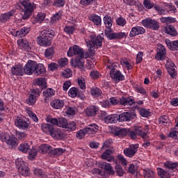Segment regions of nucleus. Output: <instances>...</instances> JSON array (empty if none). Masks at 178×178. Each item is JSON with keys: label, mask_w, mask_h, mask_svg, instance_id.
<instances>
[{"label": "nucleus", "mask_w": 178, "mask_h": 178, "mask_svg": "<svg viewBox=\"0 0 178 178\" xmlns=\"http://www.w3.org/2000/svg\"><path fill=\"white\" fill-rule=\"evenodd\" d=\"M15 136L18 140H26L27 138V134L26 132L16 131Z\"/></svg>", "instance_id": "nucleus-57"}, {"label": "nucleus", "mask_w": 178, "mask_h": 178, "mask_svg": "<svg viewBox=\"0 0 178 178\" xmlns=\"http://www.w3.org/2000/svg\"><path fill=\"white\" fill-rule=\"evenodd\" d=\"M65 3H66L65 0H54L53 6H55V8H63Z\"/></svg>", "instance_id": "nucleus-51"}, {"label": "nucleus", "mask_w": 178, "mask_h": 178, "mask_svg": "<svg viewBox=\"0 0 178 178\" xmlns=\"http://www.w3.org/2000/svg\"><path fill=\"white\" fill-rule=\"evenodd\" d=\"M33 172L38 177H47V175H45V173L41 169L36 168L33 170Z\"/></svg>", "instance_id": "nucleus-58"}, {"label": "nucleus", "mask_w": 178, "mask_h": 178, "mask_svg": "<svg viewBox=\"0 0 178 178\" xmlns=\"http://www.w3.org/2000/svg\"><path fill=\"white\" fill-rule=\"evenodd\" d=\"M76 129H77V125L76 124V122H71L70 123L67 122L65 130H66V131H74Z\"/></svg>", "instance_id": "nucleus-44"}, {"label": "nucleus", "mask_w": 178, "mask_h": 178, "mask_svg": "<svg viewBox=\"0 0 178 178\" xmlns=\"http://www.w3.org/2000/svg\"><path fill=\"white\" fill-rule=\"evenodd\" d=\"M112 150H106L102 155V159H104L107 161V162H115V163H118V160H115L113 156H112Z\"/></svg>", "instance_id": "nucleus-18"}, {"label": "nucleus", "mask_w": 178, "mask_h": 178, "mask_svg": "<svg viewBox=\"0 0 178 178\" xmlns=\"http://www.w3.org/2000/svg\"><path fill=\"white\" fill-rule=\"evenodd\" d=\"M27 113L33 122H38V118H37L35 113H33V111L30 110L27 111Z\"/></svg>", "instance_id": "nucleus-61"}, {"label": "nucleus", "mask_w": 178, "mask_h": 178, "mask_svg": "<svg viewBox=\"0 0 178 178\" xmlns=\"http://www.w3.org/2000/svg\"><path fill=\"white\" fill-rule=\"evenodd\" d=\"M98 112V107L95 106H90L85 110L86 116H95Z\"/></svg>", "instance_id": "nucleus-27"}, {"label": "nucleus", "mask_w": 178, "mask_h": 178, "mask_svg": "<svg viewBox=\"0 0 178 178\" xmlns=\"http://www.w3.org/2000/svg\"><path fill=\"white\" fill-rule=\"evenodd\" d=\"M50 105L54 109H61L65 106V102L63 100H60L59 99H55L51 101Z\"/></svg>", "instance_id": "nucleus-23"}, {"label": "nucleus", "mask_w": 178, "mask_h": 178, "mask_svg": "<svg viewBox=\"0 0 178 178\" xmlns=\"http://www.w3.org/2000/svg\"><path fill=\"white\" fill-rule=\"evenodd\" d=\"M37 102V97L33 96V95H30L29 98L26 99V104L28 105H34Z\"/></svg>", "instance_id": "nucleus-55"}, {"label": "nucleus", "mask_w": 178, "mask_h": 178, "mask_svg": "<svg viewBox=\"0 0 178 178\" xmlns=\"http://www.w3.org/2000/svg\"><path fill=\"white\" fill-rule=\"evenodd\" d=\"M89 20L93 23L95 26H97V27H99L102 24V19L99 15H97L95 14H92L89 17Z\"/></svg>", "instance_id": "nucleus-22"}, {"label": "nucleus", "mask_w": 178, "mask_h": 178, "mask_svg": "<svg viewBox=\"0 0 178 178\" xmlns=\"http://www.w3.org/2000/svg\"><path fill=\"white\" fill-rule=\"evenodd\" d=\"M89 39L85 40L86 44L88 48V51L90 55L95 54V49L101 48L102 47V41H104V38L100 35H95L92 34L89 36Z\"/></svg>", "instance_id": "nucleus-2"}, {"label": "nucleus", "mask_w": 178, "mask_h": 178, "mask_svg": "<svg viewBox=\"0 0 178 178\" xmlns=\"http://www.w3.org/2000/svg\"><path fill=\"white\" fill-rule=\"evenodd\" d=\"M140 115L143 118H149V116H151V111H149V109L141 108Z\"/></svg>", "instance_id": "nucleus-52"}, {"label": "nucleus", "mask_w": 178, "mask_h": 178, "mask_svg": "<svg viewBox=\"0 0 178 178\" xmlns=\"http://www.w3.org/2000/svg\"><path fill=\"white\" fill-rule=\"evenodd\" d=\"M35 156H37V149H32L29 152V159L33 160L34 158H35Z\"/></svg>", "instance_id": "nucleus-64"}, {"label": "nucleus", "mask_w": 178, "mask_h": 178, "mask_svg": "<svg viewBox=\"0 0 178 178\" xmlns=\"http://www.w3.org/2000/svg\"><path fill=\"white\" fill-rule=\"evenodd\" d=\"M67 63H69V61L67 60V58H60L58 60V65H59V66H61V67L66 66L67 65Z\"/></svg>", "instance_id": "nucleus-63"}, {"label": "nucleus", "mask_w": 178, "mask_h": 178, "mask_svg": "<svg viewBox=\"0 0 178 178\" xmlns=\"http://www.w3.org/2000/svg\"><path fill=\"white\" fill-rule=\"evenodd\" d=\"M67 55L68 56L77 55L78 58L74 60L75 66L81 68L84 66V61L83 60V59H84V52L80 47L74 45L73 47H70L67 51Z\"/></svg>", "instance_id": "nucleus-4"}, {"label": "nucleus", "mask_w": 178, "mask_h": 178, "mask_svg": "<svg viewBox=\"0 0 178 178\" xmlns=\"http://www.w3.org/2000/svg\"><path fill=\"white\" fill-rule=\"evenodd\" d=\"M63 77H65V79H69V77H72V70L70 69L65 70L62 73Z\"/></svg>", "instance_id": "nucleus-62"}, {"label": "nucleus", "mask_w": 178, "mask_h": 178, "mask_svg": "<svg viewBox=\"0 0 178 178\" xmlns=\"http://www.w3.org/2000/svg\"><path fill=\"white\" fill-rule=\"evenodd\" d=\"M143 176L145 178H154L155 177V174L154 173V171L145 168L143 170Z\"/></svg>", "instance_id": "nucleus-45"}, {"label": "nucleus", "mask_w": 178, "mask_h": 178, "mask_svg": "<svg viewBox=\"0 0 178 178\" xmlns=\"http://www.w3.org/2000/svg\"><path fill=\"white\" fill-rule=\"evenodd\" d=\"M135 131H136L138 136H140L143 140H147L148 135L147 134L149 131V127L148 125L145 126L143 130L141 127H137Z\"/></svg>", "instance_id": "nucleus-15"}, {"label": "nucleus", "mask_w": 178, "mask_h": 178, "mask_svg": "<svg viewBox=\"0 0 178 178\" xmlns=\"http://www.w3.org/2000/svg\"><path fill=\"white\" fill-rule=\"evenodd\" d=\"M43 95L45 97V98H49L52 97V95H55V90H54L52 88L46 89L43 92Z\"/></svg>", "instance_id": "nucleus-49"}, {"label": "nucleus", "mask_w": 178, "mask_h": 178, "mask_svg": "<svg viewBox=\"0 0 178 178\" xmlns=\"http://www.w3.org/2000/svg\"><path fill=\"white\" fill-rule=\"evenodd\" d=\"M144 33H145V29L143 26H134L129 33V37H136V35H140V34H144Z\"/></svg>", "instance_id": "nucleus-17"}, {"label": "nucleus", "mask_w": 178, "mask_h": 178, "mask_svg": "<svg viewBox=\"0 0 178 178\" xmlns=\"http://www.w3.org/2000/svg\"><path fill=\"white\" fill-rule=\"evenodd\" d=\"M55 32L51 29H44L40 32L37 39L38 44L40 47H49L52 44L51 38H54Z\"/></svg>", "instance_id": "nucleus-3"}, {"label": "nucleus", "mask_w": 178, "mask_h": 178, "mask_svg": "<svg viewBox=\"0 0 178 178\" xmlns=\"http://www.w3.org/2000/svg\"><path fill=\"white\" fill-rule=\"evenodd\" d=\"M90 94L95 98H98V97L102 95V90L97 87H93L90 89Z\"/></svg>", "instance_id": "nucleus-36"}, {"label": "nucleus", "mask_w": 178, "mask_h": 178, "mask_svg": "<svg viewBox=\"0 0 178 178\" xmlns=\"http://www.w3.org/2000/svg\"><path fill=\"white\" fill-rule=\"evenodd\" d=\"M165 31L167 34L172 35V37H177V31L176 30V28L173 26V25H167L165 27Z\"/></svg>", "instance_id": "nucleus-26"}, {"label": "nucleus", "mask_w": 178, "mask_h": 178, "mask_svg": "<svg viewBox=\"0 0 178 178\" xmlns=\"http://www.w3.org/2000/svg\"><path fill=\"white\" fill-rule=\"evenodd\" d=\"M78 84L81 90H86V79L83 78L78 79Z\"/></svg>", "instance_id": "nucleus-60"}, {"label": "nucleus", "mask_w": 178, "mask_h": 178, "mask_svg": "<svg viewBox=\"0 0 178 178\" xmlns=\"http://www.w3.org/2000/svg\"><path fill=\"white\" fill-rule=\"evenodd\" d=\"M165 67L167 69L168 73L172 79H175L177 76V72H176V65L170 60H168L165 64Z\"/></svg>", "instance_id": "nucleus-12"}, {"label": "nucleus", "mask_w": 178, "mask_h": 178, "mask_svg": "<svg viewBox=\"0 0 178 178\" xmlns=\"http://www.w3.org/2000/svg\"><path fill=\"white\" fill-rule=\"evenodd\" d=\"M79 93V89L76 88H72L69 90L68 94L70 97L72 98H75V97H77V94Z\"/></svg>", "instance_id": "nucleus-54"}, {"label": "nucleus", "mask_w": 178, "mask_h": 178, "mask_svg": "<svg viewBox=\"0 0 178 178\" xmlns=\"http://www.w3.org/2000/svg\"><path fill=\"white\" fill-rule=\"evenodd\" d=\"M30 27L24 26L19 31H14L13 32V35L14 37H17L18 38H23V37H26V35L30 33Z\"/></svg>", "instance_id": "nucleus-14"}, {"label": "nucleus", "mask_w": 178, "mask_h": 178, "mask_svg": "<svg viewBox=\"0 0 178 178\" xmlns=\"http://www.w3.org/2000/svg\"><path fill=\"white\" fill-rule=\"evenodd\" d=\"M18 170L22 176H29L30 175V170L29 169V167L26 166V164L24 162L20 163Z\"/></svg>", "instance_id": "nucleus-25"}, {"label": "nucleus", "mask_w": 178, "mask_h": 178, "mask_svg": "<svg viewBox=\"0 0 178 178\" xmlns=\"http://www.w3.org/2000/svg\"><path fill=\"white\" fill-rule=\"evenodd\" d=\"M165 44L171 51H178V40L172 42L168 40H165Z\"/></svg>", "instance_id": "nucleus-31"}, {"label": "nucleus", "mask_w": 178, "mask_h": 178, "mask_svg": "<svg viewBox=\"0 0 178 178\" xmlns=\"http://www.w3.org/2000/svg\"><path fill=\"white\" fill-rule=\"evenodd\" d=\"M17 44L21 49L27 51V52L31 51V47L29 44V41L26 39H19L17 40Z\"/></svg>", "instance_id": "nucleus-21"}, {"label": "nucleus", "mask_w": 178, "mask_h": 178, "mask_svg": "<svg viewBox=\"0 0 178 178\" xmlns=\"http://www.w3.org/2000/svg\"><path fill=\"white\" fill-rule=\"evenodd\" d=\"M45 73V67L42 64H36V70L35 71V76H40Z\"/></svg>", "instance_id": "nucleus-37"}, {"label": "nucleus", "mask_w": 178, "mask_h": 178, "mask_svg": "<svg viewBox=\"0 0 178 178\" xmlns=\"http://www.w3.org/2000/svg\"><path fill=\"white\" fill-rule=\"evenodd\" d=\"M164 165L168 169H170L171 170H174V172L175 170H177V168H178V163H173L172 161H166L165 163H164Z\"/></svg>", "instance_id": "nucleus-39"}, {"label": "nucleus", "mask_w": 178, "mask_h": 178, "mask_svg": "<svg viewBox=\"0 0 178 178\" xmlns=\"http://www.w3.org/2000/svg\"><path fill=\"white\" fill-rule=\"evenodd\" d=\"M15 124L18 129H29L30 123L29 122V119L24 117H17L15 120Z\"/></svg>", "instance_id": "nucleus-9"}, {"label": "nucleus", "mask_w": 178, "mask_h": 178, "mask_svg": "<svg viewBox=\"0 0 178 178\" xmlns=\"http://www.w3.org/2000/svg\"><path fill=\"white\" fill-rule=\"evenodd\" d=\"M115 170H116V174L117 176H119L120 177H122L123 175H124V170H123V168L120 165H116L115 166Z\"/></svg>", "instance_id": "nucleus-59"}, {"label": "nucleus", "mask_w": 178, "mask_h": 178, "mask_svg": "<svg viewBox=\"0 0 178 178\" xmlns=\"http://www.w3.org/2000/svg\"><path fill=\"white\" fill-rule=\"evenodd\" d=\"M120 122H130L131 120V113L129 112L122 113L118 115Z\"/></svg>", "instance_id": "nucleus-28"}, {"label": "nucleus", "mask_w": 178, "mask_h": 178, "mask_svg": "<svg viewBox=\"0 0 178 178\" xmlns=\"http://www.w3.org/2000/svg\"><path fill=\"white\" fill-rule=\"evenodd\" d=\"M36 69L37 63H35V61L29 60L24 67V72L26 74H29L30 76L33 74V73H35Z\"/></svg>", "instance_id": "nucleus-10"}, {"label": "nucleus", "mask_w": 178, "mask_h": 178, "mask_svg": "<svg viewBox=\"0 0 178 178\" xmlns=\"http://www.w3.org/2000/svg\"><path fill=\"white\" fill-rule=\"evenodd\" d=\"M11 73L13 76H23L24 68L21 65H15L11 68Z\"/></svg>", "instance_id": "nucleus-20"}, {"label": "nucleus", "mask_w": 178, "mask_h": 178, "mask_svg": "<svg viewBox=\"0 0 178 178\" xmlns=\"http://www.w3.org/2000/svg\"><path fill=\"white\" fill-rule=\"evenodd\" d=\"M157 175L161 178H170V174L162 168H157Z\"/></svg>", "instance_id": "nucleus-38"}, {"label": "nucleus", "mask_w": 178, "mask_h": 178, "mask_svg": "<svg viewBox=\"0 0 178 178\" xmlns=\"http://www.w3.org/2000/svg\"><path fill=\"white\" fill-rule=\"evenodd\" d=\"M121 65L127 67L128 70H131V69H133V65L130 64L126 58L121 59Z\"/></svg>", "instance_id": "nucleus-53"}, {"label": "nucleus", "mask_w": 178, "mask_h": 178, "mask_svg": "<svg viewBox=\"0 0 178 178\" xmlns=\"http://www.w3.org/2000/svg\"><path fill=\"white\" fill-rule=\"evenodd\" d=\"M65 152V150L62 148L51 149L49 154L51 156H60Z\"/></svg>", "instance_id": "nucleus-35"}, {"label": "nucleus", "mask_w": 178, "mask_h": 178, "mask_svg": "<svg viewBox=\"0 0 178 178\" xmlns=\"http://www.w3.org/2000/svg\"><path fill=\"white\" fill-rule=\"evenodd\" d=\"M120 105H124V106L133 105L134 104V100L130 97H122L120 99Z\"/></svg>", "instance_id": "nucleus-32"}, {"label": "nucleus", "mask_w": 178, "mask_h": 178, "mask_svg": "<svg viewBox=\"0 0 178 178\" xmlns=\"http://www.w3.org/2000/svg\"><path fill=\"white\" fill-rule=\"evenodd\" d=\"M30 148H31V146H30V145L27 143H23L18 147L19 151L23 152L24 154H27V152L30 151Z\"/></svg>", "instance_id": "nucleus-34"}, {"label": "nucleus", "mask_w": 178, "mask_h": 178, "mask_svg": "<svg viewBox=\"0 0 178 178\" xmlns=\"http://www.w3.org/2000/svg\"><path fill=\"white\" fill-rule=\"evenodd\" d=\"M14 15L15 10H10L7 13L2 14L0 16V22H2V23H5L6 22H8V20H10V19L13 17Z\"/></svg>", "instance_id": "nucleus-24"}, {"label": "nucleus", "mask_w": 178, "mask_h": 178, "mask_svg": "<svg viewBox=\"0 0 178 178\" xmlns=\"http://www.w3.org/2000/svg\"><path fill=\"white\" fill-rule=\"evenodd\" d=\"M47 16V14H45V13H38L35 19V21L37 22V23H42V22H44V20H45V17Z\"/></svg>", "instance_id": "nucleus-48"}, {"label": "nucleus", "mask_w": 178, "mask_h": 178, "mask_svg": "<svg viewBox=\"0 0 178 178\" xmlns=\"http://www.w3.org/2000/svg\"><path fill=\"white\" fill-rule=\"evenodd\" d=\"M159 122L160 124L163 126H169V117L167 115H163L159 118Z\"/></svg>", "instance_id": "nucleus-47"}, {"label": "nucleus", "mask_w": 178, "mask_h": 178, "mask_svg": "<svg viewBox=\"0 0 178 178\" xmlns=\"http://www.w3.org/2000/svg\"><path fill=\"white\" fill-rule=\"evenodd\" d=\"M143 6L145 9H152L154 8V2H152L151 0H144Z\"/></svg>", "instance_id": "nucleus-56"}, {"label": "nucleus", "mask_w": 178, "mask_h": 178, "mask_svg": "<svg viewBox=\"0 0 178 178\" xmlns=\"http://www.w3.org/2000/svg\"><path fill=\"white\" fill-rule=\"evenodd\" d=\"M107 67L108 69H111L110 71V77L113 80H115V83H119V81H123L124 80V75L122 74L120 71L112 68V65H108Z\"/></svg>", "instance_id": "nucleus-7"}, {"label": "nucleus", "mask_w": 178, "mask_h": 178, "mask_svg": "<svg viewBox=\"0 0 178 178\" xmlns=\"http://www.w3.org/2000/svg\"><path fill=\"white\" fill-rule=\"evenodd\" d=\"M86 134H88L87 129H86V128H83V129L79 130L76 133V138H79V140H81L82 138H84V137H86Z\"/></svg>", "instance_id": "nucleus-50"}, {"label": "nucleus", "mask_w": 178, "mask_h": 178, "mask_svg": "<svg viewBox=\"0 0 178 178\" xmlns=\"http://www.w3.org/2000/svg\"><path fill=\"white\" fill-rule=\"evenodd\" d=\"M54 54L55 49H54V47H49L44 51V56H46V58H48V59H51V58L54 56Z\"/></svg>", "instance_id": "nucleus-46"}, {"label": "nucleus", "mask_w": 178, "mask_h": 178, "mask_svg": "<svg viewBox=\"0 0 178 178\" xmlns=\"http://www.w3.org/2000/svg\"><path fill=\"white\" fill-rule=\"evenodd\" d=\"M166 58V49L162 44L158 46L155 59L156 60H163Z\"/></svg>", "instance_id": "nucleus-13"}, {"label": "nucleus", "mask_w": 178, "mask_h": 178, "mask_svg": "<svg viewBox=\"0 0 178 178\" xmlns=\"http://www.w3.org/2000/svg\"><path fill=\"white\" fill-rule=\"evenodd\" d=\"M62 19V12L58 11L57 13L54 14L51 17L50 22L51 24H55L57 22H59Z\"/></svg>", "instance_id": "nucleus-42"}, {"label": "nucleus", "mask_w": 178, "mask_h": 178, "mask_svg": "<svg viewBox=\"0 0 178 178\" xmlns=\"http://www.w3.org/2000/svg\"><path fill=\"white\" fill-rule=\"evenodd\" d=\"M99 168H102V169H104L106 170V172H112L113 169L112 168V165H111V163H108L106 162H100L99 163Z\"/></svg>", "instance_id": "nucleus-40"}, {"label": "nucleus", "mask_w": 178, "mask_h": 178, "mask_svg": "<svg viewBox=\"0 0 178 178\" xmlns=\"http://www.w3.org/2000/svg\"><path fill=\"white\" fill-rule=\"evenodd\" d=\"M142 24L147 29H150L155 31L159 30V22L155 19L149 18L143 19L142 20Z\"/></svg>", "instance_id": "nucleus-8"}, {"label": "nucleus", "mask_w": 178, "mask_h": 178, "mask_svg": "<svg viewBox=\"0 0 178 178\" xmlns=\"http://www.w3.org/2000/svg\"><path fill=\"white\" fill-rule=\"evenodd\" d=\"M114 134L115 136H118V137H124L127 136V129L117 128Z\"/></svg>", "instance_id": "nucleus-43"}, {"label": "nucleus", "mask_w": 178, "mask_h": 178, "mask_svg": "<svg viewBox=\"0 0 178 178\" xmlns=\"http://www.w3.org/2000/svg\"><path fill=\"white\" fill-rule=\"evenodd\" d=\"M46 122L54 124V126H58V127H62L65 129L67 124V120L64 118H54L51 115H48L46 118Z\"/></svg>", "instance_id": "nucleus-6"}, {"label": "nucleus", "mask_w": 178, "mask_h": 178, "mask_svg": "<svg viewBox=\"0 0 178 178\" xmlns=\"http://www.w3.org/2000/svg\"><path fill=\"white\" fill-rule=\"evenodd\" d=\"M54 127L50 124H42L41 129L42 130L43 133H46V134H51L52 131H54Z\"/></svg>", "instance_id": "nucleus-30"}, {"label": "nucleus", "mask_w": 178, "mask_h": 178, "mask_svg": "<svg viewBox=\"0 0 178 178\" xmlns=\"http://www.w3.org/2000/svg\"><path fill=\"white\" fill-rule=\"evenodd\" d=\"M138 151V145H131L129 147H127L124 149V154L125 156L128 158H133L137 152Z\"/></svg>", "instance_id": "nucleus-11"}, {"label": "nucleus", "mask_w": 178, "mask_h": 178, "mask_svg": "<svg viewBox=\"0 0 178 178\" xmlns=\"http://www.w3.org/2000/svg\"><path fill=\"white\" fill-rule=\"evenodd\" d=\"M19 3L22 6V12H24L22 19L27 20L33 15V12H34L37 6L30 0H21Z\"/></svg>", "instance_id": "nucleus-5"}, {"label": "nucleus", "mask_w": 178, "mask_h": 178, "mask_svg": "<svg viewBox=\"0 0 178 178\" xmlns=\"http://www.w3.org/2000/svg\"><path fill=\"white\" fill-rule=\"evenodd\" d=\"M119 120L118 115H111L104 118L105 123H116Z\"/></svg>", "instance_id": "nucleus-33"}, {"label": "nucleus", "mask_w": 178, "mask_h": 178, "mask_svg": "<svg viewBox=\"0 0 178 178\" xmlns=\"http://www.w3.org/2000/svg\"><path fill=\"white\" fill-rule=\"evenodd\" d=\"M104 22L106 27L108 29L105 31V35L108 40H122L127 37L126 33L119 32L113 33L111 27H112V18L110 16H105L104 17Z\"/></svg>", "instance_id": "nucleus-1"}, {"label": "nucleus", "mask_w": 178, "mask_h": 178, "mask_svg": "<svg viewBox=\"0 0 178 178\" xmlns=\"http://www.w3.org/2000/svg\"><path fill=\"white\" fill-rule=\"evenodd\" d=\"M85 129H86L88 134H95V133L98 131L99 127H98L97 124H91L88 125Z\"/></svg>", "instance_id": "nucleus-29"}, {"label": "nucleus", "mask_w": 178, "mask_h": 178, "mask_svg": "<svg viewBox=\"0 0 178 178\" xmlns=\"http://www.w3.org/2000/svg\"><path fill=\"white\" fill-rule=\"evenodd\" d=\"M52 147L48 145H42L39 147V152H41V154H47L49 152H51V149Z\"/></svg>", "instance_id": "nucleus-41"}, {"label": "nucleus", "mask_w": 178, "mask_h": 178, "mask_svg": "<svg viewBox=\"0 0 178 178\" xmlns=\"http://www.w3.org/2000/svg\"><path fill=\"white\" fill-rule=\"evenodd\" d=\"M5 141L11 148H16L17 147V138L14 135H6Z\"/></svg>", "instance_id": "nucleus-16"}, {"label": "nucleus", "mask_w": 178, "mask_h": 178, "mask_svg": "<svg viewBox=\"0 0 178 178\" xmlns=\"http://www.w3.org/2000/svg\"><path fill=\"white\" fill-rule=\"evenodd\" d=\"M50 136L56 140H63L66 137V135H65V133L62 130L60 129H55V128L53 129Z\"/></svg>", "instance_id": "nucleus-19"}]
</instances>
